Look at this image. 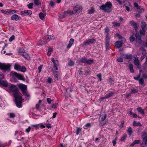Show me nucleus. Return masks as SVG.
<instances>
[{
  "mask_svg": "<svg viewBox=\"0 0 147 147\" xmlns=\"http://www.w3.org/2000/svg\"><path fill=\"white\" fill-rule=\"evenodd\" d=\"M20 14L22 16L30 15L32 14V12L30 10H25L21 11Z\"/></svg>",
  "mask_w": 147,
  "mask_h": 147,
  "instance_id": "13",
  "label": "nucleus"
},
{
  "mask_svg": "<svg viewBox=\"0 0 147 147\" xmlns=\"http://www.w3.org/2000/svg\"><path fill=\"white\" fill-rule=\"evenodd\" d=\"M34 3L37 5H38L40 4V3L39 0H34Z\"/></svg>",
  "mask_w": 147,
  "mask_h": 147,
  "instance_id": "53",
  "label": "nucleus"
},
{
  "mask_svg": "<svg viewBox=\"0 0 147 147\" xmlns=\"http://www.w3.org/2000/svg\"><path fill=\"white\" fill-rule=\"evenodd\" d=\"M74 62L70 60L68 62V65L69 66H74Z\"/></svg>",
  "mask_w": 147,
  "mask_h": 147,
  "instance_id": "37",
  "label": "nucleus"
},
{
  "mask_svg": "<svg viewBox=\"0 0 147 147\" xmlns=\"http://www.w3.org/2000/svg\"><path fill=\"white\" fill-rule=\"evenodd\" d=\"M134 5L135 7H136L137 9H138V8H139L140 6H139V5H138V4L136 2L134 3Z\"/></svg>",
  "mask_w": 147,
  "mask_h": 147,
  "instance_id": "62",
  "label": "nucleus"
},
{
  "mask_svg": "<svg viewBox=\"0 0 147 147\" xmlns=\"http://www.w3.org/2000/svg\"><path fill=\"white\" fill-rule=\"evenodd\" d=\"M94 9L92 7L90 10H88V13L90 14H92L94 13Z\"/></svg>",
  "mask_w": 147,
  "mask_h": 147,
  "instance_id": "43",
  "label": "nucleus"
},
{
  "mask_svg": "<svg viewBox=\"0 0 147 147\" xmlns=\"http://www.w3.org/2000/svg\"><path fill=\"white\" fill-rule=\"evenodd\" d=\"M45 16V15L42 12H41L39 13L40 18L42 20H43Z\"/></svg>",
  "mask_w": 147,
  "mask_h": 147,
  "instance_id": "39",
  "label": "nucleus"
},
{
  "mask_svg": "<svg viewBox=\"0 0 147 147\" xmlns=\"http://www.w3.org/2000/svg\"><path fill=\"white\" fill-rule=\"evenodd\" d=\"M0 85L6 88L8 86V83L3 80H0Z\"/></svg>",
  "mask_w": 147,
  "mask_h": 147,
  "instance_id": "19",
  "label": "nucleus"
},
{
  "mask_svg": "<svg viewBox=\"0 0 147 147\" xmlns=\"http://www.w3.org/2000/svg\"><path fill=\"white\" fill-rule=\"evenodd\" d=\"M129 40L131 42H133L135 41V38L132 36H131L129 38Z\"/></svg>",
  "mask_w": 147,
  "mask_h": 147,
  "instance_id": "56",
  "label": "nucleus"
},
{
  "mask_svg": "<svg viewBox=\"0 0 147 147\" xmlns=\"http://www.w3.org/2000/svg\"><path fill=\"white\" fill-rule=\"evenodd\" d=\"M94 62V61L92 59H86V64H87L88 65H90L92 64Z\"/></svg>",
  "mask_w": 147,
  "mask_h": 147,
  "instance_id": "27",
  "label": "nucleus"
},
{
  "mask_svg": "<svg viewBox=\"0 0 147 147\" xmlns=\"http://www.w3.org/2000/svg\"><path fill=\"white\" fill-rule=\"evenodd\" d=\"M59 62L58 60H56V62L55 63H53V64L54 65V66L53 67V68H55V70H57L58 69L57 66L59 65Z\"/></svg>",
  "mask_w": 147,
  "mask_h": 147,
  "instance_id": "24",
  "label": "nucleus"
},
{
  "mask_svg": "<svg viewBox=\"0 0 147 147\" xmlns=\"http://www.w3.org/2000/svg\"><path fill=\"white\" fill-rule=\"evenodd\" d=\"M12 76L13 78L16 77L19 80L24 81H25V78L20 74L17 73L16 72H14V73L12 72Z\"/></svg>",
  "mask_w": 147,
  "mask_h": 147,
  "instance_id": "8",
  "label": "nucleus"
},
{
  "mask_svg": "<svg viewBox=\"0 0 147 147\" xmlns=\"http://www.w3.org/2000/svg\"><path fill=\"white\" fill-rule=\"evenodd\" d=\"M142 137L143 138V139L144 138H147V133L146 132H144L142 135Z\"/></svg>",
  "mask_w": 147,
  "mask_h": 147,
  "instance_id": "58",
  "label": "nucleus"
},
{
  "mask_svg": "<svg viewBox=\"0 0 147 147\" xmlns=\"http://www.w3.org/2000/svg\"><path fill=\"white\" fill-rule=\"evenodd\" d=\"M137 111L139 112L140 113H141L144 115V111L141 107H138L137 109Z\"/></svg>",
  "mask_w": 147,
  "mask_h": 147,
  "instance_id": "32",
  "label": "nucleus"
},
{
  "mask_svg": "<svg viewBox=\"0 0 147 147\" xmlns=\"http://www.w3.org/2000/svg\"><path fill=\"white\" fill-rule=\"evenodd\" d=\"M143 67L144 69H146L147 68V56L146 57V61L145 63L144 64Z\"/></svg>",
  "mask_w": 147,
  "mask_h": 147,
  "instance_id": "38",
  "label": "nucleus"
},
{
  "mask_svg": "<svg viewBox=\"0 0 147 147\" xmlns=\"http://www.w3.org/2000/svg\"><path fill=\"white\" fill-rule=\"evenodd\" d=\"M113 5L111 2L108 1L105 4H102L99 7L101 10H103L106 12H109L111 11V9Z\"/></svg>",
  "mask_w": 147,
  "mask_h": 147,
  "instance_id": "1",
  "label": "nucleus"
},
{
  "mask_svg": "<svg viewBox=\"0 0 147 147\" xmlns=\"http://www.w3.org/2000/svg\"><path fill=\"white\" fill-rule=\"evenodd\" d=\"M133 125L134 126H142V125L140 122L136 123L135 121H134L133 123Z\"/></svg>",
  "mask_w": 147,
  "mask_h": 147,
  "instance_id": "33",
  "label": "nucleus"
},
{
  "mask_svg": "<svg viewBox=\"0 0 147 147\" xmlns=\"http://www.w3.org/2000/svg\"><path fill=\"white\" fill-rule=\"evenodd\" d=\"M90 44V43L89 42L88 40H86L85 41H84L83 43V44L82 45L83 47H84L85 46H87L88 45Z\"/></svg>",
  "mask_w": 147,
  "mask_h": 147,
  "instance_id": "41",
  "label": "nucleus"
},
{
  "mask_svg": "<svg viewBox=\"0 0 147 147\" xmlns=\"http://www.w3.org/2000/svg\"><path fill=\"white\" fill-rule=\"evenodd\" d=\"M86 58L85 57H82L80 59L78 60L77 61V62L78 63L79 65H82V63H84L86 64Z\"/></svg>",
  "mask_w": 147,
  "mask_h": 147,
  "instance_id": "14",
  "label": "nucleus"
},
{
  "mask_svg": "<svg viewBox=\"0 0 147 147\" xmlns=\"http://www.w3.org/2000/svg\"><path fill=\"white\" fill-rule=\"evenodd\" d=\"M11 65L9 64L0 62V69L5 71H10L11 70Z\"/></svg>",
  "mask_w": 147,
  "mask_h": 147,
  "instance_id": "4",
  "label": "nucleus"
},
{
  "mask_svg": "<svg viewBox=\"0 0 147 147\" xmlns=\"http://www.w3.org/2000/svg\"><path fill=\"white\" fill-rule=\"evenodd\" d=\"M105 32L106 33L105 44V46L107 51L109 49V42L111 36L109 33V30L108 27H106L105 28Z\"/></svg>",
  "mask_w": 147,
  "mask_h": 147,
  "instance_id": "2",
  "label": "nucleus"
},
{
  "mask_svg": "<svg viewBox=\"0 0 147 147\" xmlns=\"http://www.w3.org/2000/svg\"><path fill=\"white\" fill-rule=\"evenodd\" d=\"M121 55L123 57V58L127 59H132L133 57L132 55L130 54H125L123 53L121 54Z\"/></svg>",
  "mask_w": 147,
  "mask_h": 147,
  "instance_id": "16",
  "label": "nucleus"
},
{
  "mask_svg": "<svg viewBox=\"0 0 147 147\" xmlns=\"http://www.w3.org/2000/svg\"><path fill=\"white\" fill-rule=\"evenodd\" d=\"M115 35L117 37L120 39H121L122 38V37L119 33H116Z\"/></svg>",
  "mask_w": 147,
  "mask_h": 147,
  "instance_id": "60",
  "label": "nucleus"
},
{
  "mask_svg": "<svg viewBox=\"0 0 147 147\" xmlns=\"http://www.w3.org/2000/svg\"><path fill=\"white\" fill-rule=\"evenodd\" d=\"M25 52V50L22 48H20L19 49L18 52L20 53H23Z\"/></svg>",
  "mask_w": 147,
  "mask_h": 147,
  "instance_id": "57",
  "label": "nucleus"
},
{
  "mask_svg": "<svg viewBox=\"0 0 147 147\" xmlns=\"http://www.w3.org/2000/svg\"><path fill=\"white\" fill-rule=\"evenodd\" d=\"M31 126L34 127L36 129H38L39 128V125H32Z\"/></svg>",
  "mask_w": 147,
  "mask_h": 147,
  "instance_id": "51",
  "label": "nucleus"
},
{
  "mask_svg": "<svg viewBox=\"0 0 147 147\" xmlns=\"http://www.w3.org/2000/svg\"><path fill=\"white\" fill-rule=\"evenodd\" d=\"M138 9H137L138 10L137 11L140 13H141L144 11V9L142 8H141V6H140V7Z\"/></svg>",
  "mask_w": 147,
  "mask_h": 147,
  "instance_id": "42",
  "label": "nucleus"
},
{
  "mask_svg": "<svg viewBox=\"0 0 147 147\" xmlns=\"http://www.w3.org/2000/svg\"><path fill=\"white\" fill-rule=\"evenodd\" d=\"M9 14L17 13V11L14 10L9 9Z\"/></svg>",
  "mask_w": 147,
  "mask_h": 147,
  "instance_id": "47",
  "label": "nucleus"
},
{
  "mask_svg": "<svg viewBox=\"0 0 147 147\" xmlns=\"http://www.w3.org/2000/svg\"><path fill=\"white\" fill-rule=\"evenodd\" d=\"M134 64L136 66V65H139V61L138 60V59H135L134 60Z\"/></svg>",
  "mask_w": 147,
  "mask_h": 147,
  "instance_id": "50",
  "label": "nucleus"
},
{
  "mask_svg": "<svg viewBox=\"0 0 147 147\" xmlns=\"http://www.w3.org/2000/svg\"><path fill=\"white\" fill-rule=\"evenodd\" d=\"M112 24L113 26L115 27L119 26H120V24L119 23H117L116 22H113Z\"/></svg>",
  "mask_w": 147,
  "mask_h": 147,
  "instance_id": "44",
  "label": "nucleus"
},
{
  "mask_svg": "<svg viewBox=\"0 0 147 147\" xmlns=\"http://www.w3.org/2000/svg\"><path fill=\"white\" fill-rule=\"evenodd\" d=\"M129 23L133 27L136 32H137L138 31V25L136 22L133 20H132L129 22Z\"/></svg>",
  "mask_w": 147,
  "mask_h": 147,
  "instance_id": "12",
  "label": "nucleus"
},
{
  "mask_svg": "<svg viewBox=\"0 0 147 147\" xmlns=\"http://www.w3.org/2000/svg\"><path fill=\"white\" fill-rule=\"evenodd\" d=\"M142 30L140 31V33L141 36H144L145 35V32L147 29V25L145 22H142L141 23Z\"/></svg>",
  "mask_w": 147,
  "mask_h": 147,
  "instance_id": "7",
  "label": "nucleus"
},
{
  "mask_svg": "<svg viewBox=\"0 0 147 147\" xmlns=\"http://www.w3.org/2000/svg\"><path fill=\"white\" fill-rule=\"evenodd\" d=\"M143 140L145 144H147V138L143 139Z\"/></svg>",
  "mask_w": 147,
  "mask_h": 147,
  "instance_id": "64",
  "label": "nucleus"
},
{
  "mask_svg": "<svg viewBox=\"0 0 147 147\" xmlns=\"http://www.w3.org/2000/svg\"><path fill=\"white\" fill-rule=\"evenodd\" d=\"M53 51V49L50 48L48 50L47 54L48 56H49L51 55V52Z\"/></svg>",
  "mask_w": 147,
  "mask_h": 147,
  "instance_id": "36",
  "label": "nucleus"
},
{
  "mask_svg": "<svg viewBox=\"0 0 147 147\" xmlns=\"http://www.w3.org/2000/svg\"><path fill=\"white\" fill-rule=\"evenodd\" d=\"M33 4L32 3H30L28 5H27L29 9H31L33 8Z\"/></svg>",
  "mask_w": 147,
  "mask_h": 147,
  "instance_id": "52",
  "label": "nucleus"
},
{
  "mask_svg": "<svg viewBox=\"0 0 147 147\" xmlns=\"http://www.w3.org/2000/svg\"><path fill=\"white\" fill-rule=\"evenodd\" d=\"M139 83L140 85L142 86H144L143 85L144 84V81L143 78H140L139 80Z\"/></svg>",
  "mask_w": 147,
  "mask_h": 147,
  "instance_id": "30",
  "label": "nucleus"
},
{
  "mask_svg": "<svg viewBox=\"0 0 147 147\" xmlns=\"http://www.w3.org/2000/svg\"><path fill=\"white\" fill-rule=\"evenodd\" d=\"M66 16L64 12L63 14H61L59 16V17L61 18H63Z\"/></svg>",
  "mask_w": 147,
  "mask_h": 147,
  "instance_id": "54",
  "label": "nucleus"
},
{
  "mask_svg": "<svg viewBox=\"0 0 147 147\" xmlns=\"http://www.w3.org/2000/svg\"><path fill=\"white\" fill-rule=\"evenodd\" d=\"M73 90V88H67L66 91L67 92L70 93L72 92Z\"/></svg>",
  "mask_w": 147,
  "mask_h": 147,
  "instance_id": "45",
  "label": "nucleus"
},
{
  "mask_svg": "<svg viewBox=\"0 0 147 147\" xmlns=\"http://www.w3.org/2000/svg\"><path fill=\"white\" fill-rule=\"evenodd\" d=\"M52 37H53V36H47L45 37V39H43L41 40V42H42V43L41 44H45L46 43H47L49 41H50V40H52Z\"/></svg>",
  "mask_w": 147,
  "mask_h": 147,
  "instance_id": "11",
  "label": "nucleus"
},
{
  "mask_svg": "<svg viewBox=\"0 0 147 147\" xmlns=\"http://www.w3.org/2000/svg\"><path fill=\"white\" fill-rule=\"evenodd\" d=\"M107 117V115L106 114H104L103 115H101L100 116L99 118V125L100 126H102L103 125H104V123H102V122L104 121L105 119Z\"/></svg>",
  "mask_w": 147,
  "mask_h": 147,
  "instance_id": "10",
  "label": "nucleus"
},
{
  "mask_svg": "<svg viewBox=\"0 0 147 147\" xmlns=\"http://www.w3.org/2000/svg\"><path fill=\"white\" fill-rule=\"evenodd\" d=\"M64 12L66 16L67 14H69L70 15H72L74 14L73 11H71L69 9H68L67 11H65Z\"/></svg>",
  "mask_w": 147,
  "mask_h": 147,
  "instance_id": "28",
  "label": "nucleus"
},
{
  "mask_svg": "<svg viewBox=\"0 0 147 147\" xmlns=\"http://www.w3.org/2000/svg\"><path fill=\"white\" fill-rule=\"evenodd\" d=\"M133 65L132 64H129V67L130 72L131 73H134V71L133 69Z\"/></svg>",
  "mask_w": 147,
  "mask_h": 147,
  "instance_id": "26",
  "label": "nucleus"
},
{
  "mask_svg": "<svg viewBox=\"0 0 147 147\" xmlns=\"http://www.w3.org/2000/svg\"><path fill=\"white\" fill-rule=\"evenodd\" d=\"M1 11L5 14L8 15L9 14V9L1 10Z\"/></svg>",
  "mask_w": 147,
  "mask_h": 147,
  "instance_id": "34",
  "label": "nucleus"
},
{
  "mask_svg": "<svg viewBox=\"0 0 147 147\" xmlns=\"http://www.w3.org/2000/svg\"><path fill=\"white\" fill-rule=\"evenodd\" d=\"M127 137V136L126 135H124L121 137L120 139V141L121 142H123L124 141L125 138Z\"/></svg>",
  "mask_w": 147,
  "mask_h": 147,
  "instance_id": "49",
  "label": "nucleus"
},
{
  "mask_svg": "<svg viewBox=\"0 0 147 147\" xmlns=\"http://www.w3.org/2000/svg\"><path fill=\"white\" fill-rule=\"evenodd\" d=\"M127 131L129 136H131L133 133L132 129L131 127H128V129L127 130Z\"/></svg>",
  "mask_w": 147,
  "mask_h": 147,
  "instance_id": "23",
  "label": "nucleus"
},
{
  "mask_svg": "<svg viewBox=\"0 0 147 147\" xmlns=\"http://www.w3.org/2000/svg\"><path fill=\"white\" fill-rule=\"evenodd\" d=\"M74 40L73 38H71L69 41V43L67 45V48L69 49L72 45H73Z\"/></svg>",
  "mask_w": 147,
  "mask_h": 147,
  "instance_id": "20",
  "label": "nucleus"
},
{
  "mask_svg": "<svg viewBox=\"0 0 147 147\" xmlns=\"http://www.w3.org/2000/svg\"><path fill=\"white\" fill-rule=\"evenodd\" d=\"M26 70L25 67L24 66H21V67L20 68V70L19 71L23 72H24Z\"/></svg>",
  "mask_w": 147,
  "mask_h": 147,
  "instance_id": "40",
  "label": "nucleus"
},
{
  "mask_svg": "<svg viewBox=\"0 0 147 147\" xmlns=\"http://www.w3.org/2000/svg\"><path fill=\"white\" fill-rule=\"evenodd\" d=\"M95 40L94 38L90 39L88 40V41L89 43H93Z\"/></svg>",
  "mask_w": 147,
  "mask_h": 147,
  "instance_id": "61",
  "label": "nucleus"
},
{
  "mask_svg": "<svg viewBox=\"0 0 147 147\" xmlns=\"http://www.w3.org/2000/svg\"><path fill=\"white\" fill-rule=\"evenodd\" d=\"M82 10V7L80 6L77 5L73 9L74 14H78L80 13Z\"/></svg>",
  "mask_w": 147,
  "mask_h": 147,
  "instance_id": "9",
  "label": "nucleus"
},
{
  "mask_svg": "<svg viewBox=\"0 0 147 147\" xmlns=\"http://www.w3.org/2000/svg\"><path fill=\"white\" fill-rule=\"evenodd\" d=\"M136 37V42L137 44H140L141 43L142 40L140 35L138 34H136L135 35Z\"/></svg>",
  "mask_w": 147,
  "mask_h": 147,
  "instance_id": "15",
  "label": "nucleus"
},
{
  "mask_svg": "<svg viewBox=\"0 0 147 147\" xmlns=\"http://www.w3.org/2000/svg\"><path fill=\"white\" fill-rule=\"evenodd\" d=\"M18 87L20 89L24 95L26 96L27 97H29V94L27 91V87L26 85L24 84H20L19 85Z\"/></svg>",
  "mask_w": 147,
  "mask_h": 147,
  "instance_id": "5",
  "label": "nucleus"
},
{
  "mask_svg": "<svg viewBox=\"0 0 147 147\" xmlns=\"http://www.w3.org/2000/svg\"><path fill=\"white\" fill-rule=\"evenodd\" d=\"M115 94V92H111L110 93H109L106 95V98H109Z\"/></svg>",
  "mask_w": 147,
  "mask_h": 147,
  "instance_id": "29",
  "label": "nucleus"
},
{
  "mask_svg": "<svg viewBox=\"0 0 147 147\" xmlns=\"http://www.w3.org/2000/svg\"><path fill=\"white\" fill-rule=\"evenodd\" d=\"M138 92V89L133 88L131 90V93L132 94H135Z\"/></svg>",
  "mask_w": 147,
  "mask_h": 147,
  "instance_id": "35",
  "label": "nucleus"
},
{
  "mask_svg": "<svg viewBox=\"0 0 147 147\" xmlns=\"http://www.w3.org/2000/svg\"><path fill=\"white\" fill-rule=\"evenodd\" d=\"M140 142V140H134L133 142L130 145L131 146H133L135 144H139Z\"/></svg>",
  "mask_w": 147,
  "mask_h": 147,
  "instance_id": "25",
  "label": "nucleus"
},
{
  "mask_svg": "<svg viewBox=\"0 0 147 147\" xmlns=\"http://www.w3.org/2000/svg\"><path fill=\"white\" fill-rule=\"evenodd\" d=\"M13 97L15 99L14 102L16 106L19 108L22 107V97L20 95V94L16 95L15 94Z\"/></svg>",
  "mask_w": 147,
  "mask_h": 147,
  "instance_id": "3",
  "label": "nucleus"
},
{
  "mask_svg": "<svg viewBox=\"0 0 147 147\" xmlns=\"http://www.w3.org/2000/svg\"><path fill=\"white\" fill-rule=\"evenodd\" d=\"M117 136H116L115 138V139L112 142H113V146H115L116 144V141H117Z\"/></svg>",
  "mask_w": 147,
  "mask_h": 147,
  "instance_id": "48",
  "label": "nucleus"
},
{
  "mask_svg": "<svg viewBox=\"0 0 147 147\" xmlns=\"http://www.w3.org/2000/svg\"><path fill=\"white\" fill-rule=\"evenodd\" d=\"M56 70L55 71L54 70L53 71V75L55 78V80H58V77L59 75L58 74V72Z\"/></svg>",
  "mask_w": 147,
  "mask_h": 147,
  "instance_id": "21",
  "label": "nucleus"
},
{
  "mask_svg": "<svg viewBox=\"0 0 147 147\" xmlns=\"http://www.w3.org/2000/svg\"><path fill=\"white\" fill-rule=\"evenodd\" d=\"M122 41H117L115 43V46L117 48L119 49L123 45Z\"/></svg>",
  "mask_w": 147,
  "mask_h": 147,
  "instance_id": "17",
  "label": "nucleus"
},
{
  "mask_svg": "<svg viewBox=\"0 0 147 147\" xmlns=\"http://www.w3.org/2000/svg\"><path fill=\"white\" fill-rule=\"evenodd\" d=\"M91 124L90 123H88L86 124L84 126V128L85 129H87L88 127H91Z\"/></svg>",
  "mask_w": 147,
  "mask_h": 147,
  "instance_id": "46",
  "label": "nucleus"
},
{
  "mask_svg": "<svg viewBox=\"0 0 147 147\" xmlns=\"http://www.w3.org/2000/svg\"><path fill=\"white\" fill-rule=\"evenodd\" d=\"M20 67H21V66L20 65L16 63L15 64L14 68L16 70L19 71Z\"/></svg>",
  "mask_w": 147,
  "mask_h": 147,
  "instance_id": "31",
  "label": "nucleus"
},
{
  "mask_svg": "<svg viewBox=\"0 0 147 147\" xmlns=\"http://www.w3.org/2000/svg\"><path fill=\"white\" fill-rule=\"evenodd\" d=\"M10 91L13 92L12 95L13 96L20 94V92L19 91L18 88L14 85H11L10 87Z\"/></svg>",
  "mask_w": 147,
  "mask_h": 147,
  "instance_id": "6",
  "label": "nucleus"
},
{
  "mask_svg": "<svg viewBox=\"0 0 147 147\" xmlns=\"http://www.w3.org/2000/svg\"><path fill=\"white\" fill-rule=\"evenodd\" d=\"M21 55L23 56L25 59L28 60H29L30 59V57L29 55L25 52L24 53H22Z\"/></svg>",
  "mask_w": 147,
  "mask_h": 147,
  "instance_id": "22",
  "label": "nucleus"
},
{
  "mask_svg": "<svg viewBox=\"0 0 147 147\" xmlns=\"http://www.w3.org/2000/svg\"><path fill=\"white\" fill-rule=\"evenodd\" d=\"M15 36L14 35H13L12 36H11L9 39V41L10 42H11L14 39H15Z\"/></svg>",
  "mask_w": 147,
  "mask_h": 147,
  "instance_id": "59",
  "label": "nucleus"
},
{
  "mask_svg": "<svg viewBox=\"0 0 147 147\" xmlns=\"http://www.w3.org/2000/svg\"><path fill=\"white\" fill-rule=\"evenodd\" d=\"M16 116V115L13 113H10L9 117L11 118H14Z\"/></svg>",
  "mask_w": 147,
  "mask_h": 147,
  "instance_id": "63",
  "label": "nucleus"
},
{
  "mask_svg": "<svg viewBox=\"0 0 147 147\" xmlns=\"http://www.w3.org/2000/svg\"><path fill=\"white\" fill-rule=\"evenodd\" d=\"M49 5H51L52 7H53L55 5V3L53 1L51 0L50 1L49 3Z\"/></svg>",
  "mask_w": 147,
  "mask_h": 147,
  "instance_id": "55",
  "label": "nucleus"
},
{
  "mask_svg": "<svg viewBox=\"0 0 147 147\" xmlns=\"http://www.w3.org/2000/svg\"><path fill=\"white\" fill-rule=\"evenodd\" d=\"M21 18L19 17L16 14H13L11 17V19L13 20L17 21Z\"/></svg>",
  "mask_w": 147,
  "mask_h": 147,
  "instance_id": "18",
  "label": "nucleus"
}]
</instances>
